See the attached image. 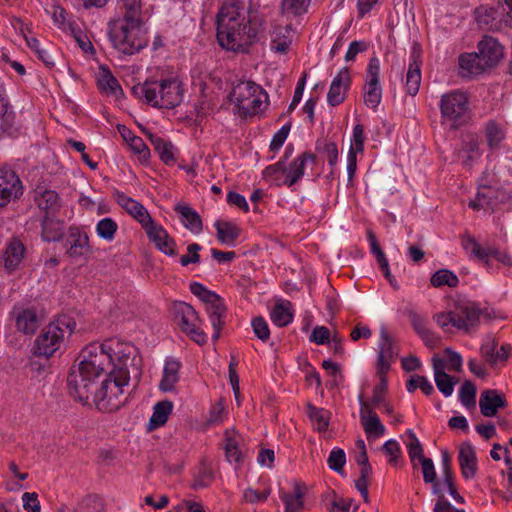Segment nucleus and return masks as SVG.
<instances>
[{
  "label": "nucleus",
  "mask_w": 512,
  "mask_h": 512,
  "mask_svg": "<svg viewBox=\"0 0 512 512\" xmlns=\"http://www.w3.org/2000/svg\"><path fill=\"white\" fill-rule=\"evenodd\" d=\"M108 37L118 52L128 56L139 53L149 43L143 18L116 17L110 20Z\"/></svg>",
  "instance_id": "1"
},
{
  "label": "nucleus",
  "mask_w": 512,
  "mask_h": 512,
  "mask_svg": "<svg viewBox=\"0 0 512 512\" xmlns=\"http://www.w3.org/2000/svg\"><path fill=\"white\" fill-rule=\"evenodd\" d=\"M132 94L153 107L172 109L181 103L183 89L181 82L176 78L151 76L143 83L134 85Z\"/></svg>",
  "instance_id": "2"
},
{
  "label": "nucleus",
  "mask_w": 512,
  "mask_h": 512,
  "mask_svg": "<svg viewBox=\"0 0 512 512\" xmlns=\"http://www.w3.org/2000/svg\"><path fill=\"white\" fill-rule=\"evenodd\" d=\"M84 350L102 372L107 366H111L110 372L116 374H120L122 370L129 371L128 362L136 351L132 344L117 338L107 339L101 344L92 343Z\"/></svg>",
  "instance_id": "3"
},
{
  "label": "nucleus",
  "mask_w": 512,
  "mask_h": 512,
  "mask_svg": "<svg viewBox=\"0 0 512 512\" xmlns=\"http://www.w3.org/2000/svg\"><path fill=\"white\" fill-rule=\"evenodd\" d=\"M231 26V29L224 28L217 32V40L222 48L233 52H247L258 41L263 29L262 20L257 15Z\"/></svg>",
  "instance_id": "4"
},
{
  "label": "nucleus",
  "mask_w": 512,
  "mask_h": 512,
  "mask_svg": "<svg viewBox=\"0 0 512 512\" xmlns=\"http://www.w3.org/2000/svg\"><path fill=\"white\" fill-rule=\"evenodd\" d=\"M82 357L83 360L79 363L78 367L71 369L67 378V385L71 397L86 405L89 403V398L92 395L95 379L103 372L96 366L92 358L86 354L85 350L82 352Z\"/></svg>",
  "instance_id": "5"
},
{
  "label": "nucleus",
  "mask_w": 512,
  "mask_h": 512,
  "mask_svg": "<svg viewBox=\"0 0 512 512\" xmlns=\"http://www.w3.org/2000/svg\"><path fill=\"white\" fill-rule=\"evenodd\" d=\"M130 380L129 371L120 374L109 372L100 388L95 391L93 402L101 412L110 413L118 410L126 401L125 387Z\"/></svg>",
  "instance_id": "6"
},
{
  "label": "nucleus",
  "mask_w": 512,
  "mask_h": 512,
  "mask_svg": "<svg viewBox=\"0 0 512 512\" xmlns=\"http://www.w3.org/2000/svg\"><path fill=\"white\" fill-rule=\"evenodd\" d=\"M441 125L449 130H458L471 119L469 96L459 89L449 91L441 96L439 102Z\"/></svg>",
  "instance_id": "7"
},
{
  "label": "nucleus",
  "mask_w": 512,
  "mask_h": 512,
  "mask_svg": "<svg viewBox=\"0 0 512 512\" xmlns=\"http://www.w3.org/2000/svg\"><path fill=\"white\" fill-rule=\"evenodd\" d=\"M316 158L312 152H303L288 166L279 160L263 170V177L276 186L292 187L303 177L307 162L315 163Z\"/></svg>",
  "instance_id": "8"
},
{
  "label": "nucleus",
  "mask_w": 512,
  "mask_h": 512,
  "mask_svg": "<svg viewBox=\"0 0 512 512\" xmlns=\"http://www.w3.org/2000/svg\"><path fill=\"white\" fill-rule=\"evenodd\" d=\"M75 328V322L63 317L45 326L34 342V354L46 359L52 357L63 345L65 337Z\"/></svg>",
  "instance_id": "9"
},
{
  "label": "nucleus",
  "mask_w": 512,
  "mask_h": 512,
  "mask_svg": "<svg viewBox=\"0 0 512 512\" xmlns=\"http://www.w3.org/2000/svg\"><path fill=\"white\" fill-rule=\"evenodd\" d=\"M231 99L242 116H253L261 112L268 100L267 93L253 81L238 83L232 90Z\"/></svg>",
  "instance_id": "10"
},
{
  "label": "nucleus",
  "mask_w": 512,
  "mask_h": 512,
  "mask_svg": "<svg viewBox=\"0 0 512 512\" xmlns=\"http://www.w3.org/2000/svg\"><path fill=\"white\" fill-rule=\"evenodd\" d=\"M456 328L467 334L475 332L484 320H490L494 311L488 307H481L477 302H459L455 307Z\"/></svg>",
  "instance_id": "11"
},
{
  "label": "nucleus",
  "mask_w": 512,
  "mask_h": 512,
  "mask_svg": "<svg viewBox=\"0 0 512 512\" xmlns=\"http://www.w3.org/2000/svg\"><path fill=\"white\" fill-rule=\"evenodd\" d=\"M174 320L191 340L199 345L206 343V334L201 328V319L196 310L188 303L176 302L173 306Z\"/></svg>",
  "instance_id": "12"
},
{
  "label": "nucleus",
  "mask_w": 512,
  "mask_h": 512,
  "mask_svg": "<svg viewBox=\"0 0 512 512\" xmlns=\"http://www.w3.org/2000/svg\"><path fill=\"white\" fill-rule=\"evenodd\" d=\"M24 194V185L12 169L0 168V210L17 202Z\"/></svg>",
  "instance_id": "13"
},
{
  "label": "nucleus",
  "mask_w": 512,
  "mask_h": 512,
  "mask_svg": "<svg viewBox=\"0 0 512 512\" xmlns=\"http://www.w3.org/2000/svg\"><path fill=\"white\" fill-rule=\"evenodd\" d=\"M380 62L377 57L369 60L366 70V81L363 88L364 103L368 108L375 110L382 99V88L379 81Z\"/></svg>",
  "instance_id": "14"
},
{
  "label": "nucleus",
  "mask_w": 512,
  "mask_h": 512,
  "mask_svg": "<svg viewBox=\"0 0 512 512\" xmlns=\"http://www.w3.org/2000/svg\"><path fill=\"white\" fill-rule=\"evenodd\" d=\"M254 15L242 0H224L217 14V32L224 28L231 29L235 22H243Z\"/></svg>",
  "instance_id": "15"
},
{
  "label": "nucleus",
  "mask_w": 512,
  "mask_h": 512,
  "mask_svg": "<svg viewBox=\"0 0 512 512\" xmlns=\"http://www.w3.org/2000/svg\"><path fill=\"white\" fill-rule=\"evenodd\" d=\"M422 466L423 480L425 483L432 484V493L437 496L433 512H465L463 509H457L445 498L442 493V484L436 480V470L434 463L430 458H423L419 461Z\"/></svg>",
  "instance_id": "16"
},
{
  "label": "nucleus",
  "mask_w": 512,
  "mask_h": 512,
  "mask_svg": "<svg viewBox=\"0 0 512 512\" xmlns=\"http://www.w3.org/2000/svg\"><path fill=\"white\" fill-rule=\"evenodd\" d=\"M360 403V422L366 433L367 438H378L385 434V426L382 424L379 416L372 408V405L359 396Z\"/></svg>",
  "instance_id": "17"
},
{
  "label": "nucleus",
  "mask_w": 512,
  "mask_h": 512,
  "mask_svg": "<svg viewBox=\"0 0 512 512\" xmlns=\"http://www.w3.org/2000/svg\"><path fill=\"white\" fill-rule=\"evenodd\" d=\"M398 351L394 340L385 327L380 330L379 351L377 357V373H388L391 362L397 357Z\"/></svg>",
  "instance_id": "18"
},
{
  "label": "nucleus",
  "mask_w": 512,
  "mask_h": 512,
  "mask_svg": "<svg viewBox=\"0 0 512 512\" xmlns=\"http://www.w3.org/2000/svg\"><path fill=\"white\" fill-rule=\"evenodd\" d=\"M116 199L117 203L141 224L145 232L155 223L148 210L140 202L119 192L116 194Z\"/></svg>",
  "instance_id": "19"
},
{
  "label": "nucleus",
  "mask_w": 512,
  "mask_h": 512,
  "mask_svg": "<svg viewBox=\"0 0 512 512\" xmlns=\"http://www.w3.org/2000/svg\"><path fill=\"white\" fill-rule=\"evenodd\" d=\"M33 198L44 216H55L61 209V200L58 193L45 186H37Z\"/></svg>",
  "instance_id": "20"
},
{
  "label": "nucleus",
  "mask_w": 512,
  "mask_h": 512,
  "mask_svg": "<svg viewBox=\"0 0 512 512\" xmlns=\"http://www.w3.org/2000/svg\"><path fill=\"white\" fill-rule=\"evenodd\" d=\"M508 402L504 393L496 389H486L481 392L479 399L480 412L485 417H493L499 409L506 408Z\"/></svg>",
  "instance_id": "21"
},
{
  "label": "nucleus",
  "mask_w": 512,
  "mask_h": 512,
  "mask_svg": "<svg viewBox=\"0 0 512 512\" xmlns=\"http://www.w3.org/2000/svg\"><path fill=\"white\" fill-rule=\"evenodd\" d=\"M350 84L351 76L348 68L341 69L331 82L327 94V102L331 106H338L341 104L346 98Z\"/></svg>",
  "instance_id": "22"
},
{
  "label": "nucleus",
  "mask_w": 512,
  "mask_h": 512,
  "mask_svg": "<svg viewBox=\"0 0 512 512\" xmlns=\"http://www.w3.org/2000/svg\"><path fill=\"white\" fill-rule=\"evenodd\" d=\"M67 254L70 257H81L90 253L89 237L79 227L71 226L66 239Z\"/></svg>",
  "instance_id": "23"
},
{
  "label": "nucleus",
  "mask_w": 512,
  "mask_h": 512,
  "mask_svg": "<svg viewBox=\"0 0 512 512\" xmlns=\"http://www.w3.org/2000/svg\"><path fill=\"white\" fill-rule=\"evenodd\" d=\"M477 22L481 27L488 30L499 31L505 27H511L506 23V17L496 8L480 7L476 10Z\"/></svg>",
  "instance_id": "24"
},
{
  "label": "nucleus",
  "mask_w": 512,
  "mask_h": 512,
  "mask_svg": "<svg viewBox=\"0 0 512 512\" xmlns=\"http://www.w3.org/2000/svg\"><path fill=\"white\" fill-rule=\"evenodd\" d=\"M421 79L420 49L413 47L411 52V62L409 64L405 79L406 92L409 95L415 96L418 93Z\"/></svg>",
  "instance_id": "25"
},
{
  "label": "nucleus",
  "mask_w": 512,
  "mask_h": 512,
  "mask_svg": "<svg viewBox=\"0 0 512 512\" xmlns=\"http://www.w3.org/2000/svg\"><path fill=\"white\" fill-rule=\"evenodd\" d=\"M146 234L161 252L169 256L176 255L175 241L162 226L154 223Z\"/></svg>",
  "instance_id": "26"
},
{
  "label": "nucleus",
  "mask_w": 512,
  "mask_h": 512,
  "mask_svg": "<svg viewBox=\"0 0 512 512\" xmlns=\"http://www.w3.org/2000/svg\"><path fill=\"white\" fill-rule=\"evenodd\" d=\"M479 54L487 67L496 65L503 56L502 45L493 37L485 36L478 44Z\"/></svg>",
  "instance_id": "27"
},
{
  "label": "nucleus",
  "mask_w": 512,
  "mask_h": 512,
  "mask_svg": "<svg viewBox=\"0 0 512 512\" xmlns=\"http://www.w3.org/2000/svg\"><path fill=\"white\" fill-rule=\"evenodd\" d=\"M458 460L463 477L465 479L473 478L477 471V457L474 447L469 442L461 444Z\"/></svg>",
  "instance_id": "28"
},
{
  "label": "nucleus",
  "mask_w": 512,
  "mask_h": 512,
  "mask_svg": "<svg viewBox=\"0 0 512 512\" xmlns=\"http://www.w3.org/2000/svg\"><path fill=\"white\" fill-rule=\"evenodd\" d=\"M181 363L174 358H167L163 367L162 379L159 383V389L163 392L175 390L176 384L180 379Z\"/></svg>",
  "instance_id": "29"
},
{
  "label": "nucleus",
  "mask_w": 512,
  "mask_h": 512,
  "mask_svg": "<svg viewBox=\"0 0 512 512\" xmlns=\"http://www.w3.org/2000/svg\"><path fill=\"white\" fill-rule=\"evenodd\" d=\"M480 156L481 152L478 138L474 135H468L463 139L461 148L457 152L458 159L465 167H471Z\"/></svg>",
  "instance_id": "30"
},
{
  "label": "nucleus",
  "mask_w": 512,
  "mask_h": 512,
  "mask_svg": "<svg viewBox=\"0 0 512 512\" xmlns=\"http://www.w3.org/2000/svg\"><path fill=\"white\" fill-rule=\"evenodd\" d=\"M306 487L300 482H295L292 492H280V498L285 505L284 512H301L304 507V495Z\"/></svg>",
  "instance_id": "31"
},
{
  "label": "nucleus",
  "mask_w": 512,
  "mask_h": 512,
  "mask_svg": "<svg viewBox=\"0 0 512 512\" xmlns=\"http://www.w3.org/2000/svg\"><path fill=\"white\" fill-rule=\"evenodd\" d=\"M292 43V30L289 25L275 26L271 33L270 49L275 53L286 54Z\"/></svg>",
  "instance_id": "32"
},
{
  "label": "nucleus",
  "mask_w": 512,
  "mask_h": 512,
  "mask_svg": "<svg viewBox=\"0 0 512 512\" xmlns=\"http://www.w3.org/2000/svg\"><path fill=\"white\" fill-rule=\"evenodd\" d=\"M42 238L46 242H56L62 239L65 229L63 220L55 218V216H43L41 222Z\"/></svg>",
  "instance_id": "33"
},
{
  "label": "nucleus",
  "mask_w": 512,
  "mask_h": 512,
  "mask_svg": "<svg viewBox=\"0 0 512 512\" xmlns=\"http://www.w3.org/2000/svg\"><path fill=\"white\" fill-rule=\"evenodd\" d=\"M25 251V246L19 239L13 238L9 241L3 257L4 266L9 272L14 271L18 267L24 257Z\"/></svg>",
  "instance_id": "34"
},
{
  "label": "nucleus",
  "mask_w": 512,
  "mask_h": 512,
  "mask_svg": "<svg viewBox=\"0 0 512 512\" xmlns=\"http://www.w3.org/2000/svg\"><path fill=\"white\" fill-rule=\"evenodd\" d=\"M459 67L463 76H476L486 68V64L479 53H466L459 57Z\"/></svg>",
  "instance_id": "35"
},
{
  "label": "nucleus",
  "mask_w": 512,
  "mask_h": 512,
  "mask_svg": "<svg viewBox=\"0 0 512 512\" xmlns=\"http://www.w3.org/2000/svg\"><path fill=\"white\" fill-rule=\"evenodd\" d=\"M16 327L24 334H33L39 326L38 315L33 308H23L15 311Z\"/></svg>",
  "instance_id": "36"
},
{
  "label": "nucleus",
  "mask_w": 512,
  "mask_h": 512,
  "mask_svg": "<svg viewBox=\"0 0 512 512\" xmlns=\"http://www.w3.org/2000/svg\"><path fill=\"white\" fill-rule=\"evenodd\" d=\"M242 437L235 431L226 430L225 432V454L230 463H240L243 460L241 449Z\"/></svg>",
  "instance_id": "37"
},
{
  "label": "nucleus",
  "mask_w": 512,
  "mask_h": 512,
  "mask_svg": "<svg viewBox=\"0 0 512 512\" xmlns=\"http://www.w3.org/2000/svg\"><path fill=\"white\" fill-rule=\"evenodd\" d=\"M175 211L180 215V219L185 228L194 233H199L202 228V220L200 215L186 204H177Z\"/></svg>",
  "instance_id": "38"
},
{
  "label": "nucleus",
  "mask_w": 512,
  "mask_h": 512,
  "mask_svg": "<svg viewBox=\"0 0 512 512\" xmlns=\"http://www.w3.org/2000/svg\"><path fill=\"white\" fill-rule=\"evenodd\" d=\"M206 311L214 328L212 339L216 341L220 337V331L224 324L223 318L226 313V307L224 305L223 299L219 297L213 302V304L206 306Z\"/></svg>",
  "instance_id": "39"
},
{
  "label": "nucleus",
  "mask_w": 512,
  "mask_h": 512,
  "mask_svg": "<svg viewBox=\"0 0 512 512\" xmlns=\"http://www.w3.org/2000/svg\"><path fill=\"white\" fill-rule=\"evenodd\" d=\"M214 226L217 231V239L222 244L233 246L240 236L241 229L233 222L217 220Z\"/></svg>",
  "instance_id": "40"
},
{
  "label": "nucleus",
  "mask_w": 512,
  "mask_h": 512,
  "mask_svg": "<svg viewBox=\"0 0 512 512\" xmlns=\"http://www.w3.org/2000/svg\"><path fill=\"white\" fill-rule=\"evenodd\" d=\"M463 248L470 253L471 256L480 261L489 263V258L492 257L494 247H482L474 237L466 236L462 240Z\"/></svg>",
  "instance_id": "41"
},
{
  "label": "nucleus",
  "mask_w": 512,
  "mask_h": 512,
  "mask_svg": "<svg viewBox=\"0 0 512 512\" xmlns=\"http://www.w3.org/2000/svg\"><path fill=\"white\" fill-rule=\"evenodd\" d=\"M496 202V190L491 186L481 187L475 199L471 200L468 204L473 210L491 208Z\"/></svg>",
  "instance_id": "42"
},
{
  "label": "nucleus",
  "mask_w": 512,
  "mask_h": 512,
  "mask_svg": "<svg viewBox=\"0 0 512 512\" xmlns=\"http://www.w3.org/2000/svg\"><path fill=\"white\" fill-rule=\"evenodd\" d=\"M173 409V404L169 400H164L156 403L153 408V414L149 421L150 429H156L158 427L163 426L167 420L169 415L171 414Z\"/></svg>",
  "instance_id": "43"
},
{
  "label": "nucleus",
  "mask_w": 512,
  "mask_h": 512,
  "mask_svg": "<svg viewBox=\"0 0 512 512\" xmlns=\"http://www.w3.org/2000/svg\"><path fill=\"white\" fill-rule=\"evenodd\" d=\"M149 140L154 147V150L158 153L160 159L166 165H172L175 161L173 154V145L166 141L165 139L156 136L154 134H149Z\"/></svg>",
  "instance_id": "44"
},
{
  "label": "nucleus",
  "mask_w": 512,
  "mask_h": 512,
  "mask_svg": "<svg viewBox=\"0 0 512 512\" xmlns=\"http://www.w3.org/2000/svg\"><path fill=\"white\" fill-rule=\"evenodd\" d=\"M103 505L95 496H89L79 502L76 506L61 505L58 512H101Z\"/></svg>",
  "instance_id": "45"
},
{
  "label": "nucleus",
  "mask_w": 512,
  "mask_h": 512,
  "mask_svg": "<svg viewBox=\"0 0 512 512\" xmlns=\"http://www.w3.org/2000/svg\"><path fill=\"white\" fill-rule=\"evenodd\" d=\"M270 316L273 323L276 324L277 326L283 327L288 325L293 320L291 302L282 301L280 303H276L271 311Z\"/></svg>",
  "instance_id": "46"
},
{
  "label": "nucleus",
  "mask_w": 512,
  "mask_h": 512,
  "mask_svg": "<svg viewBox=\"0 0 512 512\" xmlns=\"http://www.w3.org/2000/svg\"><path fill=\"white\" fill-rule=\"evenodd\" d=\"M486 141L491 150L499 147L500 143L505 138V130L503 126L497 122L490 120L485 126Z\"/></svg>",
  "instance_id": "47"
},
{
  "label": "nucleus",
  "mask_w": 512,
  "mask_h": 512,
  "mask_svg": "<svg viewBox=\"0 0 512 512\" xmlns=\"http://www.w3.org/2000/svg\"><path fill=\"white\" fill-rule=\"evenodd\" d=\"M311 0H282L281 13L285 16H302L308 12Z\"/></svg>",
  "instance_id": "48"
},
{
  "label": "nucleus",
  "mask_w": 512,
  "mask_h": 512,
  "mask_svg": "<svg viewBox=\"0 0 512 512\" xmlns=\"http://www.w3.org/2000/svg\"><path fill=\"white\" fill-rule=\"evenodd\" d=\"M98 84L99 87L108 94L117 96L122 93L118 80L111 74L108 68H101Z\"/></svg>",
  "instance_id": "49"
},
{
  "label": "nucleus",
  "mask_w": 512,
  "mask_h": 512,
  "mask_svg": "<svg viewBox=\"0 0 512 512\" xmlns=\"http://www.w3.org/2000/svg\"><path fill=\"white\" fill-rule=\"evenodd\" d=\"M430 282L433 287L447 285L448 287L454 288L457 287L459 279L453 272L447 269H440L432 275Z\"/></svg>",
  "instance_id": "50"
},
{
  "label": "nucleus",
  "mask_w": 512,
  "mask_h": 512,
  "mask_svg": "<svg viewBox=\"0 0 512 512\" xmlns=\"http://www.w3.org/2000/svg\"><path fill=\"white\" fill-rule=\"evenodd\" d=\"M118 231V224L110 217L101 219L96 225L97 235L108 242L114 240Z\"/></svg>",
  "instance_id": "51"
},
{
  "label": "nucleus",
  "mask_w": 512,
  "mask_h": 512,
  "mask_svg": "<svg viewBox=\"0 0 512 512\" xmlns=\"http://www.w3.org/2000/svg\"><path fill=\"white\" fill-rule=\"evenodd\" d=\"M406 435L409 438V441L406 443L408 455L412 463L415 462V460H422L424 457V450L423 446L420 443L419 439L417 438L416 434L413 430L408 429L406 431Z\"/></svg>",
  "instance_id": "52"
},
{
  "label": "nucleus",
  "mask_w": 512,
  "mask_h": 512,
  "mask_svg": "<svg viewBox=\"0 0 512 512\" xmlns=\"http://www.w3.org/2000/svg\"><path fill=\"white\" fill-rule=\"evenodd\" d=\"M120 17L143 18L142 16V0H119Z\"/></svg>",
  "instance_id": "53"
},
{
  "label": "nucleus",
  "mask_w": 512,
  "mask_h": 512,
  "mask_svg": "<svg viewBox=\"0 0 512 512\" xmlns=\"http://www.w3.org/2000/svg\"><path fill=\"white\" fill-rule=\"evenodd\" d=\"M308 416L316 425L318 431H325L327 429L329 421V412L327 410L309 405Z\"/></svg>",
  "instance_id": "54"
},
{
  "label": "nucleus",
  "mask_w": 512,
  "mask_h": 512,
  "mask_svg": "<svg viewBox=\"0 0 512 512\" xmlns=\"http://www.w3.org/2000/svg\"><path fill=\"white\" fill-rule=\"evenodd\" d=\"M406 388L408 392L412 393L417 388L421 389L422 392L429 396L434 392L433 385L428 381L425 376L415 375L412 376L406 383Z\"/></svg>",
  "instance_id": "55"
},
{
  "label": "nucleus",
  "mask_w": 512,
  "mask_h": 512,
  "mask_svg": "<svg viewBox=\"0 0 512 512\" xmlns=\"http://www.w3.org/2000/svg\"><path fill=\"white\" fill-rule=\"evenodd\" d=\"M476 386L469 380H466L459 391L460 402L467 408L474 407L476 404Z\"/></svg>",
  "instance_id": "56"
},
{
  "label": "nucleus",
  "mask_w": 512,
  "mask_h": 512,
  "mask_svg": "<svg viewBox=\"0 0 512 512\" xmlns=\"http://www.w3.org/2000/svg\"><path fill=\"white\" fill-rule=\"evenodd\" d=\"M316 149L319 152H323L327 156V160L330 166H335L338 161V148L337 145L332 141H317Z\"/></svg>",
  "instance_id": "57"
},
{
  "label": "nucleus",
  "mask_w": 512,
  "mask_h": 512,
  "mask_svg": "<svg viewBox=\"0 0 512 512\" xmlns=\"http://www.w3.org/2000/svg\"><path fill=\"white\" fill-rule=\"evenodd\" d=\"M327 463L330 469L337 473H341L346 463V455L344 450L340 448H334L329 454Z\"/></svg>",
  "instance_id": "58"
},
{
  "label": "nucleus",
  "mask_w": 512,
  "mask_h": 512,
  "mask_svg": "<svg viewBox=\"0 0 512 512\" xmlns=\"http://www.w3.org/2000/svg\"><path fill=\"white\" fill-rule=\"evenodd\" d=\"M434 379L437 388L445 397L452 395L455 381H453V378L450 375L447 373H436Z\"/></svg>",
  "instance_id": "59"
},
{
  "label": "nucleus",
  "mask_w": 512,
  "mask_h": 512,
  "mask_svg": "<svg viewBox=\"0 0 512 512\" xmlns=\"http://www.w3.org/2000/svg\"><path fill=\"white\" fill-rule=\"evenodd\" d=\"M381 449L389 457V464L396 466L402 454L399 443L396 440L390 439L383 444Z\"/></svg>",
  "instance_id": "60"
},
{
  "label": "nucleus",
  "mask_w": 512,
  "mask_h": 512,
  "mask_svg": "<svg viewBox=\"0 0 512 512\" xmlns=\"http://www.w3.org/2000/svg\"><path fill=\"white\" fill-rule=\"evenodd\" d=\"M387 373L378 374L380 377V382L373 389V396L371 401L369 402L372 405V408L378 407L380 404L384 402V394L387 390Z\"/></svg>",
  "instance_id": "61"
},
{
  "label": "nucleus",
  "mask_w": 512,
  "mask_h": 512,
  "mask_svg": "<svg viewBox=\"0 0 512 512\" xmlns=\"http://www.w3.org/2000/svg\"><path fill=\"white\" fill-rule=\"evenodd\" d=\"M129 146L131 150L138 155L140 161H148L150 151L141 137L136 136L135 138L130 139Z\"/></svg>",
  "instance_id": "62"
},
{
  "label": "nucleus",
  "mask_w": 512,
  "mask_h": 512,
  "mask_svg": "<svg viewBox=\"0 0 512 512\" xmlns=\"http://www.w3.org/2000/svg\"><path fill=\"white\" fill-rule=\"evenodd\" d=\"M251 325H252L254 334L256 335L257 338H259L263 342H265L269 339V337H270L269 326L263 317L258 316L256 318H254L252 320Z\"/></svg>",
  "instance_id": "63"
},
{
  "label": "nucleus",
  "mask_w": 512,
  "mask_h": 512,
  "mask_svg": "<svg viewBox=\"0 0 512 512\" xmlns=\"http://www.w3.org/2000/svg\"><path fill=\"white\" fill-rule=\"evenodd\" d=\"M357 506L353 505L350 498H338L331 502L329 512H356Z\"/></svg>",
  "instance_id": "64"
}]
</instances>
